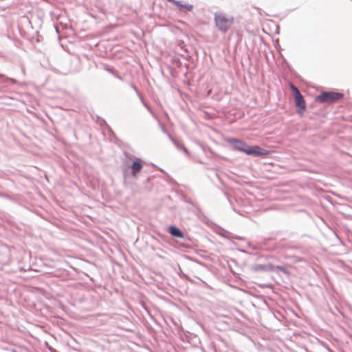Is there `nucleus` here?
<instances>
[{
    "instance_id": "obj_1",
    "label": "nucleus",
    "mask_w": 352,
    "mask_h": 352,
    "mask_svg": "<svg viewBox=\"0 0 352 352\" xmlns=\"http://www.w3.org/2000/svg\"><path fill=\"white\" fill-rule=\"evenodd\" d=\"M226 142L231 144L234 150L241 151L248 155L265 156L274 152L264 149L258 145L249 146L245 142L235 138H229Z\"/></svg>"
},
{
    "instance_id": "obj_2",
    "label": "nucleus",
    "mask_w": 352,
    "mask_h": 352,
    "mask_svg": "<svg viewBox=\"0 0 352 352\" xmlns=\"http://www.w3.org/2000/svg\"><path fill=\"white\" fill-rule=\"evenodd\" d=\"M214 23L219 31L226 32L232 27L234 18L222 12H216L214 14Z\"/></svg>"
},
{
    "instance_id": "obj_3",
    "label": "nucleus",
    "mask_w": 352,
    "mask_h": 352,
    "mask_svg": "<svg viewBox=\"0 0 352 352\" xmlns=\"http://www.w3.org/2000/svg\"><path fill=\"white\" fill-rule=\"evenodd\" d=\"M344 97V94L334 91H322L316 97V100L321 103L331 104L337 102Z\"/></svg>"
},
{
    "instance_id": "obj_4",
    "label": "nucleus",
    "mask_w": 352,
    "mask_h": 352,
    "mask_svg": "<svg viewBox=\"0 0 352 352\" xmlns=\"http://www.w3.org/2000/svg\"><path fill=\"white\" fill-rule=\"evenodd\" d=\"M290 88L294 97L296 111L299 115H302L306 109V102L304 96L301 94L299 89L292 83L290 85Z\"/></svg>"
},
{
    "instance_id": "obj_5",
    "label": "nucleus",
    "mask_w": 352,
    "mask_h": 352,
    "mask_svg": "<svg viewBox=\"0 0 352 352\" xmlns=\"http://www.w3.org/2000/svg\"><path fill=\"white\" fill-rule=\"evenodd\" d=\"M168 233L173 237L179 238L186 241V239H189V238L184 234V233L177 226H169L168 228Z\"/></svg>"
},
{
    "instance_id": "obj_6",
    "label": "nucleus",
    "mask_w": 352,
    "mask_h": 352,
    "mask_svg": "<svg viewBox=\"0 0 352 352\" xmlns=\"http://www.w3.org/2000/svg\"><path fill=\"white\" fill-rule=\"evenodd\" d=\"M254 272H272L275 270L274 265L271 263L255 264L251 267Z\"/></svg>"
},
{
    "instance_id": "obj_7",
    "label": "nucleus",
    "mask_w": 352,
    "mask_h": 352,
    "mask_svg": "<svg viewBox=\"0 0 352 352\" xmlns=\"http://www.w3.org/2000/svg\"><path fill=\"white\" fill-rule=\"evenodd\" d=\"M142 168L143 164L142 160L140 158H135V160L131 165V175L134 177H136Z\"/></svg>"
},
{
    "instance_id": "obj_8",
    "label": "nucleus",
    "mask_w": 352,
    "mask_h": 352,
    "mask_svg": "<svg viewBox=\"0 0 352 352\" xmlns=\"http://www.w3.org/2000/svg\"><path fill=\"white\" fill-rule=\"evenodd\" d=\"M217 320V323L224 324L226 326L225 327H230L232 324V318L227 315H221L218 317Z\"/></svg>"
},
{
    "instance_id": "obj_9",
    "label": "nucleus",
    "mask_w": 352,
    "mask_h": 352,
    "mask_svg": "<svg viewBox=\"0 0 352 352\" xmlns=\"http://www.w3.org/2000/svg\"><path fill=\"white\" fill-rule=\"evenodd\" d=\"M168 137L171 140V141L173 142V143L175 145V146L179 148V149H182L186 153H188V150L186 149V148L184 146V145L178 142V141H176L175 140H174L171 136L170 135H168Z\"/></svg>"
},
{
    "instance_id": "obj_10",
    "label": "nucleus",
    "mask_w": 352,
    "mask_h": 352,
    "mask_svg": "<svg viewBox=\"0 0 352 352\" xmlns=\"http://www.w3.org/2000/svg\"><path fill=\"white\" fill-rule=\"evenodd\" d=\"M0 78L3 79V83L14 85L16 82V80L14 78L7 77L4 74H0Z\"/></svg>"
},
{
    "instance_id": "obj_11",
    "label": "nucleus",
    "mask_w": 352,
    "mask_h": 352,
    "mask_svg": "<svg viewBox=\"0 0 352 352\" xmlns=\"http://www.w3.org/2000/svg\"><path fill=\"white\" fill-rule=\"evenodd\" d=\"M177 8L179 10H181L182 8H184L188 11H190L193 8V6L188 3H182V2L180 1V5H178Z\"/></svg>"
},
{
    "instance_id": "obj_12",
    "label": "nucleus",
    "mask_w": 352,
    "mask_h": 352,
    "mask_svg": "<svg viewBox=\"0 0 352 352\" xmlns=\"http://www.w3.org/2000/svg\"><path fill=\"white\" fill-rule=\"evenodd\" d=\"M129 86L131 88L133 89V90L135 91L138 98L140 99V100L143 102V97L142 94L138 91V88L135 87V85L133 83H130Z\"/></svg>"
},
{
    "instance_id": "obj_13",
    "label": "nucleus",
    "mask_w": 352,
    "mask_h": 352,
    "mask_svg": "<svg viewBox=\"0 0 352 352\" xmlns=\"http://www.w3.org/2000/svg\"><path fill=\"white\" fill-rule=\"evenodd\" d=\"M275 267V270H279L282 272H283L285 274H289V271L283 266L282 265H276V266H274Z\"/></svg>"
},
{
    "instance_id": "obj_14",
    "label": "nucleus",
    "mask_w": 352,
    "mask_h": 352,
    "mask_svg": "<svg viewBox=\"0 0 352 352\" xmlns=\"http://www.w3.org/2000/svg\"><path fill=\"white\" fill-rule=\"evenodd\" d=\"M98 119H100V124L101 126L104 125V126H105L109 129V131L112 132L111 129V128H110V126L107 124V123L106 122V121H105L104 119H102V118H100V117H98Z\"/></svg>"
},
{
    "instance_id": "obj_15",
    "label": "nucleus",
    "mask_w": 352,
    "mask_h": 352,
    "mask_svg": "<svg viewBox=\"0 0 352 352\" xmlns=\"http://www.w3.org/2000/svg\"><path fill=\"white\" fill-rule=\"evenodd\" d=\"M124 155L126 158H128L131 160H133V162L135 160V158H137L136 157L133 156V155H131L129 153L126 152V151L124 152Z\"/></svg>"
},
{
    "instance_id": "obj_16",
    "label": "nucleus",
    "mask_w": 352,
    "mask_h": 352,
    "mask_svg": "<svg viewBox=\"0 0 352 352\" xmlns=\"http://www.w3.org/2000/svg\"><path fill=\"white\" fill-rule=\"evenodd\" d=\"M105 70L109 72V74H111V75H113V74L115 73L116 71L113 70V68L109 67V66H106L105 67Z\"/></svg>"
},
{
    "instance_id": "obj_17",
    "label": "nucleus",
    "mask_w": 352,
    "mask_h": 352,
    "mask_svg": "<svg viewBox=\"0 0 352 352\" xmlns=\"http://www.w3.org/2000/svg\"><path fill=\"white\" fill-rule=\"evenodd\" d=\"M113 76L116 78L119 79L120 80L124 81V78L122 76L119 75L116 72H115Z\"/></svg>"
},
{
    "instance_id": "obj_18",
    "label": "nucleus",
    "mask_w": 352,
    "mask_h": 352,
    "mask_svg": "<svg viewBox=\"0 0 352 352\" xmlns=\"http://www.w3.org/2000/svg\"><path fill=\"white\" fill-rule=\"evenodd\" d=\"M168 1L170 3H173L177 7L178 6V5H180V1H177V0H168Z\"/></svg>"
},
{
    "instance_id": "obj_19",
    "label": "nucleus",
    "mask_w": 352,
    "mask_h": 352,
    "mask_svg": "<svg viewBox=\"0 0 352 352\" xmlns=\"http://www.w3.org/2000/svg\"><path fill=\"white\" fill-rule=\"evenodd\" d=\"M232 237H233L234 239H237V240H239V241H244V240H245V237H243V236H238V235H234Z\"/></svg>"
},
{
    "instance_id": "obj_20",
    "label": "nucleus",
    "mask_w": 352,
    "mask_h": 352,
    "mask_svg": "<svg viewBox=\"0 0 352 352\" xmlns=\"http://www.w3.org/2000/svg\"><path fill=\"white\" fill-rule=\"evenodd\" d=\"M179 275H181V276H186V274H183V273H182V270H181V268H180L179 267Z\"/></svg>"
},
{
    "instance_id": "obj_21",
    "label": "nucleus",
    "mask_w": 352,
    "mask_h": 352,
    "mask_svg": "<svg viewBox=\"0 0 352 352\" xmlns=\"http://www.w3.org/2000/svg\"><path fill=\"white\" fill-rule=\"evenodd\" d=\"M201 282H202L204 284L206 285V282H205V281L201 280Z\"/></svg>"
},
{
    "instance_id": "obj_22",
    "label": "nucleus",
    "mask_w": 352,
    "mask_h": 352,
    "mask_svg": "<svg viewBox=\"0 0 352 352\" xmlns=\"http://www.w3.org/2000/svg\"><path fill=\"white\" fill-rule=\"evenodd\" d=\"M49 350L52 351V348L51 346L49 347Z\"/></svg>"
},
{
    "instance_id": "obj_23",
    "label": "nucleus",
    "mask_w": 352,
    "mask_h": 352,
    "mask_svg": "<svg viewBox=\"0 0 352 352\" xmlns=\"http://www.w3.org/2000/svg\"><path fill=\"white\" fill-rule=\"evenodd\" d=\"M248 246H250V242H248Z\"/></svg>"
}]
</instances>
